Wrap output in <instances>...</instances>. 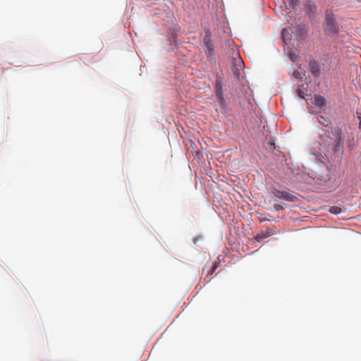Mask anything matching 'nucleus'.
Instances as JSON below:
<instances>
[{
  "mask_svg": "<svg viewBox=\"0 0 361 361\" xmlns=\"http://www.w3.org/2000/svg\"><path fill=\"white\" fill-rule=\"evenodd\" d=\"M271 191L273 195L279 199H282L290 202H295L298 200L294 194L288 190H281L276 188H271Z\"/></svg>",
  "mask_w": 361,
  "mask_h": 361,
  "instance_id": "obj_3",
  "label": "nucleus"
},
{
  "mask_svg": "<svg viewBox=\"0 0 361 361\" xmlns=\"http://www.w3.org/2000/svg\"><path fill=\"white\" fill-rule=\"evenodd\" d=\"M274 208L276 211H279V210H281V209H283V206H282V205H281V204H274Z\"/></svg>",
  "mask_w": 361,
  "mask_h": 361,
  "instance_id": "obj_18",
  "label": "nucleus"
},
{
  "mask_svg": "<svg viewBox=\"0 0 361 361\" xmlns=\"http://www.w3.org/2000/svg\"><path fill=\"white\" fill-rule=\"evenodd\" d=\"M320 139L322 145L331 149L334 152L343 151L345 137L340 128L322 129L320 133Z\"/></svg>",
  "mask_w": 361,
  "mask_h": 361,
  "instance_id": "obj_1",
  "label": "nucleus"
},
{
  "mask_svg": "<svg viewBox=\"0 0 361 361\" xmlns=\"http://www.w3.org/2000/svg\"><path fill=\"white\" fill-rule=\"evenodd\" d=\"M297 94L299 97L305 99V96L307 94V90L303 85H301L297 90Z\"/></svg>",
  "mask_w": 361,
  "mask_h": 361,
  "instance_id": "obj_12",
  "label": "nucleus"
},
{
  "mask_svg": "<svg viewBox=\"0 0 361 361\" xmlns=\"http://www.w3.org/2000/svg\"><path fill=\"white\" fill-rule=\"evenodd\" d=\"M289 56H290V58L291 59V60L293 61L298 60V59L299 58V56H298L297 54H290Z\"/></svg>",
  "mask_w": 361,
  "mask_h": 361,
  "instance_id": "obj_16",
  "label": "nucleus"
},
{
  "mask_svg": "<svg viewBox=\"0 0 361 361\" xmlns=\"http://www.w3.org/2000/svg\"><path fill=\"white\" fill-rule=\"evenodd\" d=\"M304 74L299 72L298 71H295L293 73V76L296 78V79H298L300 80H302V77H303Z\"/></svg>",
  "mask_w": 361,
  "mask_h": 361,
  "instance_id": "obj_14",
  "label": "nucleus"
},
{
  "mask_svg": "<svg viewBox=\"0 0 361 361\" xmlns=\"http://www.w3.org/2000/svg\"><path fill=\"white\" fill-rule=\"evenodd\" d=\"M274 234V231L271 228H267L264 231H261L258 233L255 237V240L257 242H261L263 240L271 236Z\"/></svg>",
  "mask_w": 361,
  "mask_h": 361,
  "instance_id": "obj_6",
  "label": "nucleus"
},
{
  "mask_svg": "<svg viewBox=\"0 0 361 361\" xmlns=\"http://www.w3.org/2000/svg\"><path fill=\"white\" fill-rule=\"evenodd\" d=\"M292 28L291 27H288V28H284L282 30V32H281V35H282V38L283 39V42L285 43H286L287 42H289L290 41L291 39V34L290 32V30H291Z\"/></svg>",
  "mask_w": 361,
  "mask_h": 361,
  "instance_id": "obj_10",
  "label": "nucleus"
},
{
  "mask_svg": "<svg viewBox=\"0 0 361 361\" xmlns=\"http://www.w3.org/2000/svg\"><path fill=\"white\" fill-rule=\"evenodd\" d=\"M317 120H318V122L322 125L324 127H326L327 128H331L330 127V125H331V120L327 118V117H325L324 116H319L317 117Z\"/></svg>",
  "mask_w": 361,
  "mask_h": 361,
  "instance_id": "obj_11",
  "label": "nucleus"
},
{
  "mask_svg": "<svg viewBox=\"0 0 361 361\" xmlns=\"http://www.w3.org/2000/svg\"><path fill=\"white\" fill-rule=\"evenodd\" d=\"M341 211V209L337 206H331L329 209V212L334 214H340Z\"/></svg>",
  "mask_w": 361,
  "mask_h": 361,
  "instance_id": "obj_13",
  "label": "nucleus"
},
{
  "mask_svg": "<svg viewBox=\"0 0 361 361\" xmlns=\"http://www.w3.org/2000/svg\"><path fill=\"white\" fill-rule=\"evenodd\" d=\"M258 219L260 222H264V221H271V219L269 218H267L265 214H261L259 216H258Z\"/></svg>",
  "mask_w": 361,
  "mask_h": 361,
  "instance_id": "obj_15",
  "label": "nucleus"
},
{
  "mask_svg": "<svg viewBox=\"0 0 361 361\" xmlns=\"http://www.w3.org/2000/svg\"><path fill=\"white\" fill-rule=\"evenodd\" d=\"M305 11L310 16H314L317 11V6L311 0H307L305 5Z\"/></svg>",
  "mask_w": 361,
  "mask_h": 361,
  "instance_id": "obj_8",
  "label": "nucleus"
},
{
  "mask_svg": "<svg viewBox=\"0 0 361 361\" xmlns=\"http://www.w3.org/2000/svg\"><path fill=\"white\" fill-rule=\"evenodd\" d=\"M204 44L205 45V53L207 56H212L214 54V46L211 39V34L209 32L205 33L203 39Z\"/></svg>",
  "mask_w": 361,
  "mask_h": 361,
  "instance_id": "obj_4",
  "label": "nucleus"
},
{
  "mask_svg": "<svg viewBox=\"0 0 361 361\" xmlns=\"http://www.w3.org/2000/svg\"><path fill=\"white\" fill-rule=\"evenodd\" d=\"M323 28L325 33L329 36H336L338 34L339 25L335 15L331 10H327L325 12Z\"/></svg>",
  "mask_w": 361,
  "mask_h": 361,
  "instance_id": "obj_2",
  "label": "nucleus"
},
{
  "mask_svg": "<svg viewBox=\"0 0 361 361\" xmlns=\"http://www.w3.org/2000/svg\"><path fill=\"white\" fill-rule=\"evenodd\" d=\"M326 104L325 98L320 94H315L314 97V104L318 107H321Z\"/></svg>",
  "mask_w": 361,
  "mask_h": 361,
  "instance_id": "obj_9",
  "label": "nucleus"
},
{
  "mask_svg": "<svg viewBox=\"0 0 361 361\" xmlns=\"http://www.w3.org/2000/svg\"><path fill=\"white\" fill-rule=\"evenodd\" d=\"M214 269H212V267H211L209 269H208L207 271V275H212L214 272Z\"/></svg>",
  "mask_w": 361,
  "mask_h": 361,
  "instance_id": "obj_19",
  "label": "nucleus"
},
{
  "mask_svg": "<svg viewBox=\"0 0 361 361\" xmlns=\"http://www.w3.org/2000/svg\"><path fill=\"white\" fill-rule=\"evenodd\" d=\"M267 145H269V147L271 149H273L275 148V144H274V142L272 140V141H269Z\"/></svg>",
  "mask_w": 361,
  "mask_h": 361,
  "instance_id": "obj_17",
  "label": "nucleus"
},
{
  "mask_svg": "<svg viewBox=\"0 0 361 361\" xmlns=\"http://www.w3.org/2000/svg\"><path fill=\"white\" fill-rule=\"evenodd\" d=\"M309 69L312 73V75L314 78H319L320 76V66L319 63L314 59H312L309 61Z\"/></svg>",
  "mask_w": 361,
  "mask_h": 361,
  "instance_id": "obj_5",
  "label": "nucleus"
},
{
  "mask_svg": "<svg viewBox=\"0 0 361 361\" xmlns=\"http://www.w3.org/2000/svg\"><path fill=\"white\" fill-rule=\"evenodd\" d=\"M360 127H361V121H360Z\"/></svg>",
  "mask_w": 361,
  "mask_h": 361,
  "instance_id": "obj_21",
  "label": "nucleus"
},
{
  "mask_svg": "<svg viewBox=\"0 0 361 361\" xmlns=\"http://www.w3.org/2000/svg\"><path fill=\"white\" fill-rule=\"evenodd\" d=\"M214 88H215L216 94L218 99H219V102L221 104H223V102H224V98L223 96V87H222L221 80L219 78H217L216 80Z\"/></svg>",
  "mask_w": 361,
  "mask_h": 361,
  "instance_id": "obj_7",
  "label": "nucleus"
},
{
  "mask_svg": "<svg viewBox=\"0 0 361 361\" xmlns=\"http://www.w3.org/2000/svg\"><path fill=\"white\" fill-rule=\"evenodd\" d=\"M218 267H219V262H215L212 267L213 269L216 270Z\"/></svg>",
  "mask_w": 361,
  "mask_h": 361,
  "instance_id": "obj_20",
  "label": "nucleus"
}]
</instances>
